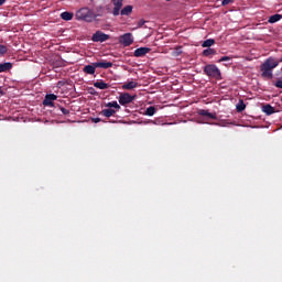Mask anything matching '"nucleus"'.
Returning <instances> with one entry per match:
<instances>
[{
    "label": "nucleus",
    "instance_id": "1",
    "mask_svg": "<svg viewBox=\"0 0 282 282\" xmlns=\"http://www.w3.org/2000/svg\"><path fill=\"white\" fill-rule=\"evenodd\" d=\"M280 63H282V56L279 61L273 57L264 59L263 64H261L260 66L261 77L272 79V72L273 69H275L276 66H279Z\"/></svg>",
    "mask_w": 282,
    "mask_h": 282
},
{
    "label": "nucleus",
    "instance_id": "2",
    "mask_svg": "<svg viewBox=\"0 0 282 282\" xmlns=\"http://www.w3.org/2000/svg\"><path fill=\"white\" fill-rule=\"evenodd\" d=\"M95 18H96L95 12H93L88 8L79 9V11L76 12L77 21H86L88 23H91L95 20Z\"/></svg>",
    "mask_w": 282,
    "mask_h": 282
},
{
    "label": "nucleus",
    "instance_id": "3",
    "mask_svg": "<svg viewBox=\"0 0 282 282\" xmlns=\"http://www.w3.org/2000/svg\"><path fill=\"white\" fill-rule=\"evenodd\" d=\"M203 73L209 78L221 80V72L215 64H208L203 68Z\"/></svg>",
    "mask_w": 282,
    "mask_h": 282
},
{
    "label": "nucleus",
    "instance_id": "4",
    "mask_svg": "<svg viewBox=\"0 0 282 282\" xmlns=\"http://www.w3.org/2000/svg\"><path fill=\"white\" fill-rule=\"evenodd\" d=\"M137 99V95H130V93H121L119 95V105L127 106L133 102V100Z\"/></svg>",
    "mask_w": 282,
    "mask_h": 282
},
{
    "label": "nucleus",
    "instance_id": "5",
    "mask_svg": "<svg viewBox=\"0 0 282 282\" xmlns=\"http://www.w3.org/2000/svg\"><path fill=\"white\" fill-rule=\"evenodd\" d=\"M119 44L124 47L133 45V34L126 33V34L119 35Z\"/></svg>",
    "mask_w": 282,
    "mask_h": 282
},
{
    "label": "nucleus",
    "instance_id": "6",
    "mask_svg": "<svg viewBox=\"0 0 282 282\" xmlns=\"http://www.w3.org/2000/svg\"><path fill=\"white\" fill-rule=\"evenodd\" d=\"M90 41H93L94 43H105L106 41H109V35L102 33L101 31H98L95 34H93Z\"/></svg>",
    "mask_w": 282,
    "mask_h": 282
},
{
    "label": "nucleus",
    "instance_id": "7",
    "mask_svg": "<svg viewBox=\"0 0 282 282\" xmlns=\"http://www.w3.org/2000/svg\"><path fill=\"white\" fill-rule=\"evenodd\" d=\"M55 100H57V96L56 95L47 94L46 97H44V100H42V106H46V107L53 108Z\"/></svg>",
    "mask_w": 282,
    "mask_h": 282
},
{
    "label": "nucleus",
    "instance_id": "8",
    "mask_svg": "<svg viewBox=\"0 0 282 282\" xmlns=\"http://www.w3.org/2000/svg\"><path fill=\"white\" fill-rule=\"evenodd\" d=\"M112 2V15L118 17L120 15V10L123 8V0H111Z\"/></svg>",
    "mask_w": 282,
    "mask_h": 282
},
{
    "label": "nucleus",
    "instance_id": "9",
    "mask_svg": "<svg viewBox=\"0 0 282 282\" xmlns=\"http://www.w3.org/2000/svg\"><path fill=\"white\" fill-rule=\"evenodd\" d=\"M97 68H101V69H108L113 67V63L112 62H107V61H100V62H95L93 64H90Z\"/></svg>",
    "mask_w": 282,
    "mask_h": 282
},
{
    "label": "nucleus",
    "instance_id": "10",
    "mask_svg": "<svg viewBox=\"0 0 282 282\" xmlns=\"http://www.w3.org/2000/svg\"><path fill=\"white\" fill-rule=\"evenodd\" d=\"M150 52H151L150 47H139V48L134 50L133 56L134 57H144Z\"/></svg>",
    "mask_w": 282,
    "mask_h": 282
},
{
    "label": "nucleus",
    "instance_id": "11",
    "mask_svg": "<svg viewBox=\"0 0 282 282\" xmlns=\"http://www.w3.org/2000/svg\"><path fill=\"white\" fill-rule=\"evenodd\" d=\"M138 87V83L134 80H130L122 85V90H133Z\"/></svg>",
    "mask_w": 282,
    "mask_h": 282
},
{
    "label": "nucleus",
    "instance_id": "12",
    "mask_svg": "<svg viewBox=\"0 0 282 282\" xmlns=\"http://www.w3.org/2000/svg\"><path fill=\"white\" fill-rule=\"evenodd\" d=\"M133 12V7L126 6L124 8L119 10V14L122 17H130V14Z\"/></svg>",
    "mask_w": 282,
    "mask_h": 282
},
{
    "label": "nucleus",
    "instance_id": "13",
    "mask_svg": "<svg viewBox=\"0 0 282 282\" xmlns=\"http://www.w3.org/2000/svg\"><path fill=\"white\" fill-rule=\"evenodd\" d=\"M198 115L202 117H208L213 120H217V113L215 112H208V110H198Z\"/></svg>",
    "mask_w": 282,
    "mask_h": 282
},
{
    "label": "nucleus",
    "instance_id": "14",
    "mask_svg": "<svg viewBox=\"0 0 282 282\" xmlns=\"http://www.w3.org/2000/svg\"><path fill=\"white\" fill-rule=\"evenodd\" d=\"M96 68H97V67L94 66V65H91V64L86 65V66H84V68H83V73H84V74H88V75H95Z\"/></svg>",
    "mask_w": 282,
    "mask_h": 282
},
{
    "label": "nucleus",
    "instance_id": "15",
    "mask_svg": "<svg viewBox=\"0 0 282 282\" xmlns=\"http://www.w3.org/2000/svg\"><path fill=\"white\" fill-rule=\"evenodd\" d=\"M262 111L264 112V115L267 116H271L273 113H275V108H273L272 106H270V104H267L262 107Z\"/></svg>",
    "mask_w": 282,
    "mask_h": 282
},
{
    "label": "nucleus",
    "instance_id": "16",
    "mask_svg": "<svg viewBox=\"0 0 282 282\" xmlns=\"http://www.w3.org/2000/svg\"><path fill=\"white\" fill-rule=\"evenodd\" d=\"M96 89L106 90L109 88V85L105 83L104 80H98L94 84Z\"/></svg>",
    "mask_w": 282,
    "mask_h": 282
},
{
    "label": "nucleus",
    "instance_id": "17",
    "mask_svg": "<svg viewBox=\"0 0 282 282\" xmlns=\"http://www.w3.org/2000/svg\"><path fill=\"white\" fill-rule=\"evenodd\" d=\"M115 113H116V110H115V109H111V108L101 110V116H102V117H106V118H111V117L115 116Z\"/></svg>",
    "mask_w": 282,
    "mask_h": 282
},
{
    "label": "nucleus",
    "instance_id": "18",
    "mask_svg": "<svg viewBox=\"0 0 282 282\" xmlns=\"http://www.w3.org/2000/svg\"><path fill=\"white\" fill-rule=\"evenodd\" d=\"M202 55L204 57H210V56L217 55V51H215L214 48L208 47V50H203Z\"/></svg>",
    "mask_w": 282,
    "mask_h": 282
},
{
    "label": "nucleus",
    "instance_id": "19",
    "mask_svg": "<svg viewBox=\"0 0 282 282\" xmlns=\"http://www.w3.org/2000/svg\"><path fill=\"white\" fill-rule=\"evenodd\" d=\"M12 69V64L7 62L4 64H0V74L9 72Z\"/></svg>",
    "mask_w": 282,
    "mask_h": 282
},
{
    "label": "nucleus",
    "instance_id": "20",
    "mask_svg": "<svg viewBox=\"0 0 282 282\" xmlns=\"http://www.w3.org/2000/svg\"><path fill=\"white\" fill-rule=\"evenodd\" d=\"M155 112H156L155 106H150V107H148L147 110L144 111V115H145L147 117H153V116H155Z\"/></svg>",
    "mask_w": 282,
    "mask_h": 282
},
{
    "label": "nucleus",
    "instance_id": "21",
    "mask_svg": "<svg viewBox=\"0 0 282 282\" xmlns=\"http://www.w3.org/2000/svg\"><path fill=\"white\" fill-rule=\"evenodd\" d=\"M214 45H215V40L214 39L205 40V42L202 43L203 48H210Z\"/></svg>",
    "mask_w": 282,
    "mask_h": 282
},
{
    "label": "nucleus",
    "instance_id": "22",
    "mask_svg": "<svg viewBox=\"0 0 282 282\" xmlns=\"http://www.w3.org/2000/svg\"><path fill=\"white\" fill-rule=\"evenodd\" d=\"M74 14L70 12H63L61 13V19H63L64 21H72L73 20Z\"/></svg>",
    "mask_w": 282,
    "mask_h": 282
},
{
    "label": "nucleus",
    "instance_id": "23",
    "mask_svg": "<svg viewBox=\"0 0 282 282\" xmlns=\"http://www.w3.org/2000/svg\"><path fill=\"white\" fill-rule=\"evenodd\" d=\"M106 107L107 108H115L116 110H120L121 109V107L118 104V101H109L108 104H106Z\"/></svg>",
    "mask_w": 282,
    "mask_h": 282
},
{
    "label": "nucleus",
    "instance_id": "24",
    "mask_svg": "<svg viewBox=\"0 0 282 282\" xmlns=\"http://www.w3.org/2000/svg\"><path fill=\"white\" fill-rule=\"evenodd\" d=\"M281 19H282V15H280V14L272 15V17L269 18V23H270V24L276 23V22H279Z\"/></svg>",
    "mask_w": 282,
    "mask_h": 282
},
{
    "label": "nucleus",
    "instance_id": "25",
    "mask_svg": "<svg viewBox=\"0 0 282 282\" xmlns=\"http://www.w3.org/2000/svg\"><path fill=\"white\" fill-rule=\"evenodd\" d=\"M243 110H246V104L243 100H240L237 105V112H242Z\"/></svg>",
    "mask_w": 282,
    "mask_h": 282
},
{
    "label": "nucleus",
    "instance_id": "26",
    "mask_svg": "<svg viewBox=\"0 0 282 282\" xmlns=\"http://www.w3.org/2000/svg\"><path fill=\"white\" fill-rule=\"evenodd\" d=\"M171 55H172L173 57H178V56H181V55H182V47H181V46L176 47V48L173 51V53H171Z\"/></svg>",
    "mask_w": 282,
    "mask_h": 282
},
{
    "label": "nucleus",
    "instance_id": "27",
    "mask_svg": "<svg viewBox=\"0 0 282 282\" xmlns=\"http://www.w3.org/2000/svg\"><path fill=\"white\" fill-rule=\"evenodd\" d=\"M8 53V46L0 44V57L4 56Z\"/></svg>",
    "mask_w": 282,
    "mask_h": 282
},
{
    "label": "nucleus",
    "instance_id": "28",
    "mask_svg": "<svg viewBox=\"0 0 282 282\" xmlns=\"http://www.w3.org/2000/svg\"><path fill=\"white\" fill-rule=\"evenodd\" d=\"M230 61H231V56H223L220 57V59H218V63L230 62Z\"/></svg>",
    "mask_w": 282,
    "mask_h": 282
},
{
    "label": "nucleus",
    "instance_id": "29",
    "mask_svg": "<svg viewBox=\"0 0 282 282\" xmlns=\"http://www.w3.org/2000/svg\"><path fill=\"white\" fill-rule=\"evenodd\" d=\"M234 3V0H223L221 1V7H227L228 4Z\"/></svg>",
    "mask_w": 282,
    "mask_h": 282
},
{
    "label": "nucleus",
    "instance_id": "30",
    "mask_svg": "<svg viewBox=\"0 0 282 282\" xmlns=\"http://www.w3.org/2000/svg\"><path fill=\"white\" fill-rule=\"evenodd\" d=\"M274 86H275L276 88H279V89H282V80H281V79L276 80L275 84H274Z\"/></svg>",
    "mask_w": 282,
    "mask_h": 282
},
{
    "label": "nucleus",
    "instance_id": "31",
    "mask_svg": "<svg viewBox=\"0 0 282 282\" xmlns=\"http://www.w3.org/2000/svg\"><path fill=\"white\" fill-rule=\"evenodd\" d=\"M59 110L61 112H63L64 116L69 115V110H67L66 108L61 107Z\"/></svg>",
    "mask_w": 282,
    "mask_h": 282
},
{
    "label": "nucleus",
    "instance_id": "32",
    "mask_svg": "<svg viewBox=\"0 0 282 282\" xmlns=\"http://www.w3.org/2000/svg\"><path fill=\"white\" fill-rule=\"evenodd\" d=\"M144 23H147L144 20H139L138 28H143Z\"/></svg>",
    "mask_w": 282,
    "mask_h": 282
},
{
    "label": "nucleus",
    "instance_id": "33",
    "mask_svg": "<svg viewBox=\"0 0 282 282\" xmlns=\"http://www.w3.org/2000/svg\"><path fill=\"white\" fill-rule=\"evenodd\" d=\"M99 122H101V119H99V118H93V123H99Z\"/></svg>",
    "mask_w": 282,
    "mask_h": 282
},
{
    "label": "nucleus",
    "instance_id": "34",
    "mask_svg": "<svg viewBox=\"0 0 282 282\" xmlns=\"http://www.w3.org/2000/svg\"><path fill=\"white\" fill-rule=\"evenodd\" d=\"M4 95V93L2 91V87L0 86V96Z\"/></svg>",
    "mask_w": 282,
    "mask_h": 282
},
{
    "label": "nucleus",
    "instance_id": "35",
    "mask_svg": "<svg viewBox=\"0 0 282 282\" xmlns=\"http://www.w3.org/2000/svg\"><path fill=\"white\" fill-rule=\"evenodd\" d=\"M6 0H0V6L4 4Z\"/></svg>",
    "mask_w": 282,
    "mask_h": 282
}]
</instances>
